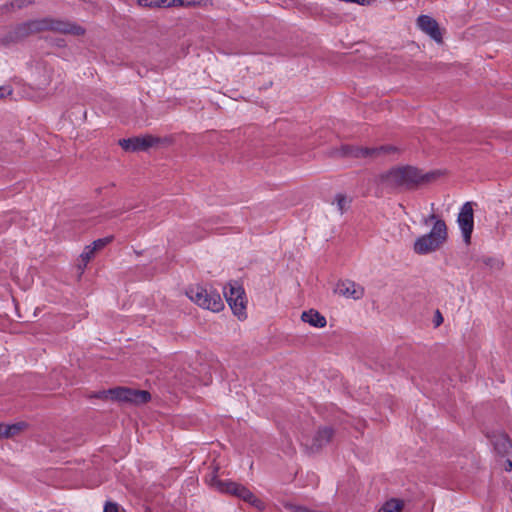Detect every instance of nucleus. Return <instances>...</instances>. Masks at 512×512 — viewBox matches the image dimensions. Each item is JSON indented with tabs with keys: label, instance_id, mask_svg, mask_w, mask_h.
<instances>
[{
	"label": "nucleus",
	"instance_id": "obj_1",
	"mask_svg": "<svg viewBox=\"0 0 512 512\" xmlns=\"http://www.w3.org/2000/svg\"><path fill=\"white\" fill-rule=\"evenodd\" d=\"M432 223L431 230L416 238L413 251L418 255H427L441 249L448 240V227L445 221L435 214L423 219V224Z\"/></svg>",
	"mask_w": 512,
	"mask_h": 512
},
{
	"label": "nucleus",
	"instance_id": "obj_2",
	"mask_svg": "<svg viewBox=\"0 0 512 512\" xmlns=\"http://www.w3.org/2000/svg\"><path fill=\"white\" fill-rule=\"evenodd\" d=\"M433 176V174L429 173L424 174L415 167L403 166L393 168L382 175V182L391 188L410 187L422 182H428Z\"/></svg>",
	"mask_w": 512,
	"mask_h": 512
},
{
	"label": "nucleus",
	"instance_id": "obj_3",
	"mask_svg": "<svg viewBox=\"0 0 512 512\" xmlns=\"http://www.w3.org/2000/svg\"><path fill=\"white\" fill-rule=\"evenodd\" d=\"M186 295L203 309L212 312H220L224 309V302L219 292L211 286H192L187 289Z\"/></svg>",
	"mask_w": 512,
	"mask_h": 512
},
{
	"label": "nucleus",
	"instance_id": "obj_4",
	"mask_svg": "<svg viewBox=\"0 0 512 512\" xmlns=\"http://www.w3.org/2000/svg\"><path fill=\"white\" fill-rule=\"evenodd\" d=\"M206 482L210 487L216 489L217 491L236 495L259 510H262L265 507V504L262 500L256 497L246 487L237 483L220 480L215 475H211L209 478H207Z\"/></svg>",
	"mask_w": 512,
	"mask_h": 512
},
{
	"label": "nucleus",
	"instance_id": "obj_5",
	"mask_svg": "<svg viewBox=\"0 0 512 512\" xmlns=\"http://www.w3.org/2000/svg\"><path fill=\"white\" fill-rule=\"evenodd\" d=\"M206 482L210 487L216 489L217 491L236 495L259 510H262L265 507V504L262 500L256 497L246 487L237 483L220 480L215 475H211L209 478H207Z\"/></svg>",
	"mask_w": 512,
	"mask_h": 512
},
{
	"label": "nucleus",
	"instance_id": "obj_6",
	"mask_svg": "<svg viewBox=\"0 0 512 512\" xmlns=\"http://www.w3.org/2000/svg\"><path fill=\"white\" fill-rule=\"evenodd\" d=\"M206 482L210 487L216 489L217 491L236 495L259 510H262L265 507V504L262 500L256 497L246 487L237 483L220 480L215 475H211L209 478H207Z\"/></svg>",
	"mask_w": 512,
	"mask_h": 512
},
{
	"label": "nucleus",
	"instance_id": "obj_7",
	"mask_svg": "<svg viewBox=\"0 0 512 512\" xmlns=\"http://www.w3.org/2000/svg\"><path fill=\"white\" fill-rule=\"evenodd\" d=\"M206 482L210 487L216 489L217 491L236 495L259 510H262L265 507V504L262 500L256 497L246 487L237 483L220 480L215 475H211L209 478H207Z\"/></svg>",
	"mask_w": 512,
	"mask_h": 512
},
{
	"label": "nucleus",
	"instance_id": "obj_8",
	"mask_svg": "<svg viewBox=\"0 0 512 512\" xmlns=\"http://www.w3.org/2000/svg\"><path fill=\"white\" fill-rule=\"evenodd\" d=\"M224 296L233 314L237 316L239 320H244L247 317V301L243 287L236 282L229 283L224 288Z\"/></svg>",
	"mask_w": 512,
	"mask_h": 512
},
{
	"label": "nucleus",
	"instance_id": "obj_9",
	"mask_svg": "<svg viewBox=\"0 0 512 512\" xmlns=\"http://www.w3.org/2000/svg\"><path fill=\"white\" fill-rule=\"evenodd\" d=\"M28 30L31 32L41 30H53L65 34L81 35L83 29L75 24L55 19H43L31 21L27 24Z\"/></svg>",
	"mask_w": 512,
	"mask_h": 512
},
{
	"label": "nucleus",
	"instance_id": "obj_10",
	"mask_svg": "<svg viewBox=\"0 0 512 512\" xmlns=\"http://www.w3.org/2000/svg\"><path fill=\"white\" fill-rule=\"evenodd\" d=\"M107 394L111 399H115L122 402H131V403H145L149 400L150 395L147 391L143 390H132L129 388H115L110 389Z\"/></svg>",
	"mask_w": 512,
	"mask_h": 512
},
{
	"label": "nucleus",
	"instance_id": "obj_11",
	"mask_svg": "<svg viewBox=\"0 0 512 512\" xmlns=\"http://www.w3.org/2000/svg\"><path fill=\"white\" fill-rule=\"evenodd\" d=\"M457 223L462 233L464 242L469 245L474 228L473 207L470 202H466L460 209Z\"/></svg>",
	"mask_w": 512,
	"mask_h": 512
},
{
	"label": "nucleus",
	"instance_id": "obj_12",
	"mask_svg": "<svg viewBox=\"0 0 512 512\" xmlns=\"http://www.w3.org/2000/svg\"><path fill=\"white\" fill-rule=\"evenodd\" d=\"M334 292L348 299L359 300L363 298L365 289L362 285L352 280L345 279L337 282Z\"/></svg>",
	"mask_w": 512,
	"mask_h": 512
},
{
	"label": "nucleus",
	"instance_id": "obj_13",
	"mask_svg": "<svg viewBox=\"0 0 512 512\" xmlns=\"http://www.w3.org/2000/svg\"><path fill=\"white\" fill-rule=\"evenodd\" d=\"M417 26L421 31L430 36L433 40L442 42V34L437 21L428 15H420L417 18Z\"/></svg>",
	"mask_w": 512,
	"mask_h": 512
},
{
	"label": "nucleus",
	"instance_id": "obj_14",
	"mask_svg": "<svg viewBox=\"0 0 512 512\" xmlns=\"http://www.w3.org/2000/svg\"><path fill=\"white\" fill-rule=\"evenodd\" d=\"M155 142V139L151 136L134 137L128 139H122L119 141L120 146L125 151H140L151 147Z\"/></svg>",
	"mask_w": 512,
	"mask_h": 512
},
{
	"label": "nucleus",
	"instance_id": "obj_15",
	"mask_svg": "<svg viewBox=\"0 0 512 512\" xmlns=\"http://www.w3.org/2000/svg\"><path fill=\"white\" fill-rule=\"evenodd\" d=\"M490 441L494 450L500 457L504 455H512V443L507 435L503 433L495 434Z\"/></svg>",
	"mask_w": 512,
	"mask_h": 512
},
{
	"label": "nucleus",
	"instance_id": "obj_16",
	"mask_svg": "<svg viewBox=\"0 0 512 512\" xmlns=\"http://www.w3.org/2000/svg\"><path fill=\"white\" fill-rule=\"evenodd\" d=\"M301 320L315 328H324L327 324L326 318L314 309L302 312Z\"/></svg>",
	"mask_w": 512,
	"mask_h": 512
},
{
	"label": "nucleus",
	"instance_id": "obj_17",
	"mask_svg": "<svg viewBox=\"0 0 512 512\" xmlns=\"http://www.w3.org/2000/svg\"><path fill=\"white\" fill-rule=\"evenodd\" d=\"M26 427L24 422H18L13 424L0 423V437H12L18 434Z\"/></svg>",
	"mask_w": 512,
	"mask_h": 512
},
{
	"label": "nucleus",
	"instance_id": "obj_18",
	"mask_svg": "<svg viewBox=\"0 0 512 512\" xmlns=\"http://www.w3.org/2000/svg\"><path fill=\"white\" fill-rule=\"evenodd\" d=\"M404 502L400 499L392 498L386 501L378 512H402Z\"/></svg>",
	"mask_w": 512,
	"mask_h": 512
},
{
	"label": "nucleus",
	"instance_id": "obj_19",
	"mask_svg": "<svg viewBox=\"0 0 512 512\" xmlns=\"http://www.w3.org/2000/svg\"><path fill=\"white\" fill-rule=\"evenodd\" d=\"M350 202L351 200L347 196L343 194H337L333 204H336L337 210L342 214L349 208Z\"/></svg>",
	"mask_w": 512,
	"mask_h": 512
},
{
	"label": "nucleus",
	"instance_id": "obj_20",
	"mask_svg": "<svg viewBox=\"0 0 512 512\" xmlns=\"http://www.w3.org/2000/svg\"><path fill=\"white\" fill-rule=\"evenodd\" d=\"M95 251L92 249L90 245H87L83 252L80 255V260L82 262V265H79V268L81 270V273L84 271L86 265L88 262L94 257Z\"/></svg>",
	"mask_w": 512,
	"mask_h": 512
},
{
	"label": "nucleus",
	"instance_id": "obj_21",
	"mask_svg": "<svg viewBox=\"0 0 512 512\" xmlns=\"http://www.w3.org/2000/svg\"><path fill=\"white\" fill-rule=\"evenodd\" d=\"M332 435H333V431L328 427H325V428L319 430L317 437H316L317 446L320 447L323 444L329 442L330 439L332 438Z\"/></svg>",
	"mask_w": 512,
	"mask_h": 512
},
{
	"label": "nucleus",
	"instance_id": "obj_22",
	"mask_svg": "<svg viewBox=\"0 0 512 512\" xmlns=\"http://www.w3.org/2000/svg\"><path fill=\"white\" fill-rule=\"evenodd\" d=\"M137 4L145 8H161L163 7L164 0H137Z\"/></svg>",
	"mask_w": 512,
	"mask_h": 512
},
{
	"label": "nucleus",
	"instance_id": "obj_23",
	"mask_svg": "<svg viewBox=\"0 0 512 512\" xmlns=\"http://www.w3.org/2000/svg\"><path fill=\"white\" fill-rule=\"evenodd\" d=\"M112 240V237H105L95 240L90 246L96 252L98 250L103 249L107 244H109Z\"/></svg>",
	"mask_w": 512,
	"mask_h": 512
},
{
	"label": "nucleus",
	"instance_id": "obj_24",
	"mask_svg": "<svg viewBox=\"0 0 512 512\" xmlns=\"http://www.w3.org/2000/svg\"><path fill=\"white\" fill-rule=\"evenodd\" d=\"M485 264L491 269L500 270L503 266V262L496 258H489L485 261Z\"/></svg>",
	"mask_w": 512,
	"mask_h": 512
},
{
	"label": "nucleus",
	"instance_id": "obj_25",
	"mask_svg": "<svg viewBox=\"0 0 512 512\" xmlns=\"http://www.w3.org/2000/svg\"><path fill=\"white\" fill-rule=\"evenodd\" d=\"M502 460L501 466L505 471H511L512 470V454L511 455H504L500 457Z\"/></svg>",
	"mask_w": 512,
	"mask_h": 512
},
{
	"label": "nucleus",
	"instance_id": "obj_26",
	"mask_svg": "<svg viewBox=\"0 0 512 512\" xmlns=\"http://www.w3.org/2000/svg\"><path fill=\"white\" fill-rule=\"evenodd\" d=\"M390 150H392L391 147H384V146H382L379 149H368V148L361 149V153H362L363 156H369V155H373L375 153H378V151H390Z\"/></svg>",
	"mask_w": 512,
	"mask_h": 512
},
{
	"label": "nucleus",
	"instance_id": "obj_27",
	"mask_svg": "<svg viewBox=\"0 0 512 512\" xmlns=\"http://www.w3.org/2000/svg\"><path fill=\"white\" fill-rule=\"evenodd\" d=\"M199 3V0H177V7H189Z\"/></svg>",
	"mask_w": 512,
	"mask_h": 512
},
{
	"label": "nucleus",
	"instance_id": "obj_28",
	"mask_svg": "<svg viewBox=\"0 0 512 512\" xmlns=\"http://www.w3.org/2000/svg\"><path fill=\"white\" fill-rule=\"evenodd\" d=\"M103 512H118V507L114 503H107Z\"/></svg>",
	"mask_w": 512,
	"mask_h": 512
},
{
	"label": "nucleus",
	"instance_id": "obj_29",
	"mask_svg": "<svg viewBox=\"0 0 512 512\" xmlns=\"http://www.w3.org/2000/svg\"><path fill=\"white\" fill-rule=\"evenodd\" d=\"M12 93L8 87L0 86V98H4Z\"/></svg>",
	"mask_w": 512,
	"mask_h": 512
},
{
	"label": "nucleus",
	"instance_id": "obj_30",
	"mask_svg": "<svg viewBox=\"0 0 512 512\" xmlns=\"http://www.w3.org/2000/svg\"><path fill=\"white\" fill-rule=\"evenodd\" d=\"M163 7H167V8L177 7V0H164Z\"/></svg>",
	"mask_w": 512,
	"mask_h": 512
},
{
	"label": "nucleus",
	"instance_id": "obj_31",
	"mask_svg": "<svg viewBox=\"0 0 512 512\" xmlns=\"http://www.w3.org/2000/svg\"><path fill=\"white\" fill-rule=\"evenodd\" d=\"M443 322V317L442 315L440 314L439 311L436 312V316H435V325L436 326H439L441 323Z\"/></svg>",
	"mask_w": 512,
	"mask_h": 512
}]
</instances>
